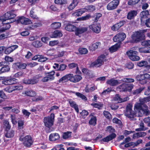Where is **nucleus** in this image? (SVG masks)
<instances>
[{
  "label": "nucleus",
  "mask_w": 150,
  "mask_h": 150,
  "mask_svg": "<svg viewBox=\"0 0 150 150\" xmlns=\"http://www.w3.org/2000/svg\"><path fill=\"white\" fill-rule=\"evenodd\" d=\"M5 136L7 138L13 137L15 134V131L13 129H10L4 132Z\"/></svg>",
  "instance_id": "cd10ccee"
},
{
  "label": "nucleus",
  "mask_w": 150,
  "mask_h": 150,
  "mask_svg": "<svg viewBox=\"0 0 150 150\" xmlns=\"http://www.w3.org/2000/svg\"><path fill=\"white\" fill-rule=\"evenodd\" d=\"M102 16V14L100 13H96L94 14L93 16L92 17L94 18L93 19L94 22H97L99 18Z\"/></svg>",
  "instance_id": "c9c22d12"
},
{
  "label": "nucleus",
  "mask_w": 150,
  "mask_h": 150,
  "mask_svg": "<svg viewBox=\"0 0 150 150\" xmlns=\"http://www.w3.org/2000/svg\"><path fill=\"white\" fill-rule=\"evenodd\" d=\"M126 22L124 20H122L120 21L119 23H117L113 25L111 27V28L112 30L116 31L118 30Z\"/></svg>",
  "instance_id": "aec40b11"
},
{
  "label": "nucleus",
  "mask_w": 150,
  "mask_h": 150,
  "mask_svg": "<svg viewBox=\"0 0 150 150\" xmlns=\"http://www.w3.org/2000/svg\"><path fill=\"white\" fill-rule=\"evenodd\" d=\"M141 17L140 20L141 22H143L145 20V19L150 18V14L148 10L143 11L140 13Z\"/></svg>",
  "instance_id": "a211bd4d"
},
{
  "label": "nucleus",
  "mask_w": 150,
  "mask_h": 150,
  "mask_svg": "<svg viewBox=\"0 0 150 150\" xmlns=\"http://www.w3.org/2000/svg\"><path fill=\"white\" fill-rule=\"evenodd\" d=\"M114 100L117 103H121L122 98H121V96L119 94H116L114 98Z\"/></svg>",
  "instance_id": "de8ad7c7"
},
{
  "label": "nucleus",
  "mask_w": 150,
  "mask_h": 150,
  "mask_svg": "<svg viewBox=\"0 0 150 150\" xmlns=\"http://www.w3.org/2000/svg\"><path fill=\"white\" fill-rule=\"evenodd\" d=\"M145 88L144 87H141L138 89H137L134 91L133 92V94L134 95H137L140 93L142 91H143Z\"/></svg>",
  "instance_id": "49530a36"
},
{
  "label": "nucleus",
  "mask_w": 150,
  "mask_h": 150,
  "mask_svg": "<svg viewBox=\"0 0 150 150\" xmlns=\"http://www.w3.org/2000/svg\"><path fill=\"white\" fill-rule=\"evenodd\" d=\"M126 37V35L124 33H120L117 34L113 38L114 42H117L118 43L121 44Z\"/></svg>",
  "instance_id": "f8f14e48"
},
{
  "label": "nucleus",
  "mask_w": 150,
  "mask_h": 150,
  "mask_svg": "<svg viewBox=\"0 0 150 150\" xmlns=\"http://www.w3.org/2000/svg\"><path fill=\"white\" fill-rule=\"evenodd\" d=\"M125 66L126 68L129 69H131L133 68L134 64L131 62H129L126 63Z\"/></svg>",
  "instance_id": "774afa93"
},
{
  "label": "nucleus",
  "mask_w": 150,
  "mask_h": 150,
  "mask_svg": "<svg viewBox=\"0 0 150 150\" xmlns=\"http://www.w3.org/2000/svg\"><path fill=\"white\" fill-rule=\"evenodd\" d=\"M75 95L78 97L81 98L82 100H84V101H86L87 100V97L84 95L79 92L75 93Z\"/></svg>",
  "instance_id": "a18cd8bd"
},
{
  "label": "nucleus",
  "mask_w": 150,
  "mask_h": 150,
  "mask_svg": "<svg viewBox=\"0 0 150 150\" xmlns=\"http://www.w3.org/2000/svg\"><path fill=\"white\" fill-rule=\"evenodd\" d=\"M146 32V30H143L134 32L131 36V42L137 43L140 42L144 39L145 37L144 33Z\"/></svg>",
  "instance_id": "f03ea898"
},
{
  "label": "nucleus",
  "mask_w": 150,
  "mask_h": 150,
  "mask_svg": "<svg viewBox=\"0 0 150 150\" xmlns=\"http://www.w3.org/2000/svg\"><path fill=\"white\" fill-rule=\"evenodd\" d=\"M120 47V44L118 43H116L114 45L112 46L109 49V51L111 52H113L117 51Z\"/></svg>",
  "instance_id": "7c9ffc66"
},
{
  "label": "nucleus",
  "mask_w": 150,
  "mask_h": 150,
  "mask_svg": "<svg viewBox=\"0 0 150 150\" xmlns=\"http://www.w3.org/2000/svg\"><path fill=\"white\" fill-rule=\"evenodd\" d=\"M71 82L76 83L82 79L81 75L80 74H77L74 75L73 74H71Z\"/></svg>",
  "instance_id": "4be33fe9"
},
{
  "label": "nucleus",
  "mask_w": 150,
  "mask_h": 150,
  "mask_svg": "<svg viewBox=\"0 0 150 150\" xmlns=\"http://www.w3.org/2000/svg\"><path fill=\"white\" fill-rule=\"evenodd\" d=\"M141 113V114L142 113L144 115H148L150 114V111L148 109V107L146 105H145V106L144 107Z\"/></svg>",
  "instance_id": "58836bf2"
},
{
  "label": "nucleus",
  "mask_w": 150,
  "mask_h": 150,
  "mask_svg": "<svg viewBox=\"0 0 150 150\" xmlns=\"http://www.w3.org/2000/svg\"><path fill=\"white\" fill-rule=\"evenodd\" d=\"M86 10V11L88 12H93L96 9V7L94 6L90 5L85 7L84 8Z\"/></svg>",
  "instance_id": "4c0bfd02"
},
{
  "label": "nucleus",
  "mask_w": 150,
  "mask_h": 150,
  "mask_svg": "<svg viewBox=\"0 0 150 150\" xmlns=\"http://www.w3.org/2000/svg\"><path fill=\"white\" fill-rule=\"evenodd\" d=\"M119 3V0H113L107 4V9L109 11L114 10L117 8Z\"/></svg>",
  "instance_id": "4468645a"
},
{
  "label": "nucleus",
  "mask_w": 150,
  "mask_h": 150,
  "mask_svg": "<svg viewBox=\"0 0 150 150\" xmlns=\"http://www.w3.org/2000/svg\"><path fill=\"white\" fill-rule=\"evenodd\" d=\"M16 16V15L11 12H8L5 13L3 16H0V21H1L2 23L4 25L3 28L6 30L8 29L11 27L10 23L12 22H13L15 21V20H13V21L7 22V23H5L6 20H9L10 19H13Z\"/></svg>",
  "instance_id": "f257e3e1"
},
{
  "label": "nucleus",
  "mask_w": 150,
  "mask_h": 150,
  "mask_svg": "<svg viewBox=\"0 0 150 150\" xmlns=\"http://www.w3.org/2000/svg\"><path fill=\"white\" fill-rule=\"evenodd\" d=\"M79 53L81 54H85L87 53L88 50L85 48L80 47L79 49Z\"/></svg>",
  "instance_id": "37998d69"
},
{
  "label": "nucleus",
  "mask_w": 150,
  "mask_h": 150,
  "mask_svg": "<svg viewBox=\"0 0 150 150\" xmlns=\"http://www.w3.org/2000/svg\"><path fill=\"white\" fill-rule=\"evenodd\" d=\"M50 8L51 11H58L59 10L57 6L55 4L51 5L50 7Z\"/></svg>",
  "instance_id": "0e129e2a"
},
{
  "label": "nucleus",
  "mask_w": 150,
  "mask_h": 150,
  "mask_svg": "<svg viewBox=\"0 0 150 150\" xmlns=\"http://www.w3.org/2000/svg\"><path fill=\"white\" fill-rule=\"evenodd\" d=\"M62 36V33L59 30H55L54 31L50 36L51 38H60Z\"/></svg>",
  "instance_id": "a878e982"
},
{
  "label": "nucleus",
  "mask_w": 150,
  "mask_h": 150,
  "mask_svg": "<svg viewBox=\"0 0 150 150\" xmlns=\"http://www.w3.org/2000/svg\"><path fill=\"white\" fill-rule=\"evenodd\" d=\"M39 55V59H38V62H43L47 59V58L44 57L43 55Z\"/></svg>",
  "instance_id": "338daca9"
},
{
  "label": "nucleus",
  "mask_w": 150,
  "mask_h": 150,
  "mask_svg": "<svg viewBox=\"0 0 150 150\" xmlns=\"http://www.w3.org/2000/svg\"><path fill=\"white\" fill-rule=\"evenodd\" d=\"M134 85L132 83H123L117 87L121 92H130L133 88Z\"/></svg>",
  "instance_id": "6e6552de"
},
{
  "label": "nucleus",
  "mask_w": 150,
  "mask_h": 150,
  "mask_svg": "<svg viewBox=\"0 0 150 150\" xmlns=\"http://www.w3.org/2000/svg\"><path fill=\"white\" fill-rule=\"evenodd\" d=\"M27 66V65L26 63L20 62H16L13 64V66L14 68L17 69H25Z\"/></svg>",
  "instance_id": "6ab92c4d"
},
{
  "label": "nucleus",
  "mask_w": 150,
  "mask_h": 150,
  "mask_svg": "<svg viewBox=\"0 0 150 150\" xmlns=\"http://www.w3.org/2000/svg\"><path fill=\"white\" fill-rule=\"evenodd\" d=\"M18 45H14L10 46L6 48H5L4 52L6 54H9L12 52L13 51L17 48Z\"/></svg>",
  "instance_id": "393cba45"
},
{
  "label": "nucleus",
  "mask_w": 150,
  "mask_h": 150,
  "mask_svg": "<svg viewBox=\"0 0 150 150\" xmlns=\"http://www.w3.org/2000/svg\"><path fill=\"white\" fill-rule=\"evenodd\" d=\"M140 0H129L127 3L128 4L129 6H134L137 4Z\"/></svg>",
  "instance_id": "09e8293b"
},
{
  "label": "nucleus",
  "mask_w": 150,
  "mask_h": 150,
  "mask_svg": "<svg viewBox=\"0 0 150 150\" xmlns=\"http://www.w3.org/2000/svg\"><path fill=\"white\" fill-rule=\"evenodd\" d=\"M32 45L34 47L38 48L41 47L42 44L40 41L36 40L33 41L32 43Z\"/></svg>",
  "instance_id": "e433bc0d"
},
{
  "label": "nucleus",
  "mask_w": 150,
  "mask_h": 150,
  "mask_svg": "<svg viewBox=\"0 0 150 150\" xmlns=\"http://www.w3.org/2000/svg\"><path fill=\"white\" fill-rule=\"evenodd\" d=\"M123 81L126 83H132L134 82V79L132 78H124L123 79Z\"/></svg>",
  "instance_id": "e2e57ef3"
},
{
  "label": "nucleus",
  "mask_w": 150,
  "mask_h": 150,
  "mask_svg": "<svg viewBox=\"0 0 150 150\" xmlns=\"http://www.w3.org/2000/svg\"><path fill=\"white\" fill-rule=\"evenodd\" d=\"M24 94L27 96L30 97H34L36 95V92L31 90L25 91Z\"/></svg>",
  "instance_id": "f704fd0d"
},
{
  "label": "nucleus",
  "mask_w": 150,
  "mask_h": 150,
  "mask_svg": "<svg viewBox=\"0 0 150 150\" xmlns=\"http://www.w3.org/2000/svg\"><path fill=\"white\" fill-rule=\"evenodd\" d=\"M9 32H6L5 33H3L0 35V40L7 38L9 35Z\"/></svg>",
  "instance_id": "680f3d73"
},
{
  "label": "nucleus",
  "mask_w": 150,
  "mask_h": 150,
  "mask_svg": "<svg viewBox=\"0 0 150 150\" xmlns=\"http://www.w3.org/2000/svg\"><path fill=\"white\" fill-rule=\"evenodd\" d=\"M85 11L84 10L80 9L77 10L74 13V15L75 16H79L81 15L82 14L84 13Z\"/></svg>",
  "instance_id": "5fc2aeb1"
},
{
  "label": "nucleus",
  "mask_w": 150,
  "mask_h": 150,
  "mask_svg": "<svg viewBox=\"0 0 150 150\" xmlns=\"http://www.w3.org/2000/svg\"><path fill=\"white\" fill-rule=\"evenodd\" d=\"M69 103L70 107L74 108L76 112L77 113H79V109L78 105L76 103V102L74 101L70 100L69 101Z\"/></svg>",
  "instance_id": "473e14b6"
},
{
  "label": "nucleus",
  "mask_w": 150,
  "mask_h": 150,
  "mask_svg": "<svg viewBox=\"0 0 150 150\" xmlns=\"http://www.w3.org/2000/svg\"><path fill=\"white\" fill-rule=\"evenodd\" d=\"M23 74V72L22 71H19L15 74L13 75L15 78H20L22 77Z\"/></svg>",
  "instance_id": "69168bd1"
},
{
  "label": "nucleus",
  "mask_w": 150,
  "mask_h": 150,
  "mask_svg": "<svg viewBox=\"0 0 150 150\" xmlns=\"http://www.w3.org/2000/svg\"><path fill=\"white\" fill-rule=\"evenodd\" d=\"M126 54L129 58L133 61H138L140 59V57L137 55L138 52L136 51L130 50L127 52Z\"/></svg>",
  "instance_id": "9d476101"
},
{
  "label": "nucleus",
  "mask_w": 150,
  "mask_h": 150,
  "mask_svg": "<svg viewBox=\"0 0 150 150\" xmlns=\"http://www.w3.org/2000/svg\"><path fill=\"white\" fill-rule=\"evenodd\" d=\"M3 127L4 132L8 130H9L11 128V125L9 122L7 120H4L3 121Z\"/></svg>",
  "instance_id": "c756f323"
},
{
  "label": "nucleus",
  "mask_w": 150,
  "mask_h": 150,
  "mask_svg": "<svg viewBox=\"0 0 150 150\" xmlns=\"http://www.w3.org/2000/svg\"><path fill=\"white\" fill-rule=\"evenodd\" d=\"M78 1L77 0H73L72 3L67 7L69 11L72 10L77 5Z\"/></svg>",
  "instance_id": "72a5a7b5"
},
{
  "label": "nucleus",
  "mask_w": 150,
  "mask_h": 150,
  "mask_svg": "<svg viewBox=\"0 0 150 150\" xmlns=\"http://www.w3.org/2000/svg\"><path fill=\"white\" fill-rule=\"evenodd\" d=\"M146 105L143 103L142 101L140 103H137L134 106V110L135 112L138 113L141 112L145 105Z\"/></svg>",
  "instance_id": "f3484780"
},
{
  "label": "nucleus",
  "mask_w": 150,
  "mask_h": 150,
  "mask_svg": "<svg viewBox=\"0 0 150 150\" xmlns=\"http://www.w3.org/2000/svg\"><path fill=\"white\" fill-rule=\"evenodd\" d=\"M137 14V11L135 10H131L127 13V18L129 20L133 19Z\"/></svg>",
  "instance_id": "412c9836"
},
{
  "label": "nucleus",
  "mask_w": 150,
  "mask_h": 150,
  "mask_svg": "<svg viewBox=\"0 0 150 150\" xmlns=\"http://www.w3.org/2000/svg\"><path fill=\"white\" fill-rule=\"evenodd\" d=\"M106 129L108 132H109L110 133H112L101 139L100 140L101 143L102 142H108L109 141L113 139L116 137V134L114 132L115 131V129L112 126H108L107 127Z\"/></svg>",
  "instance_id": "20e7f679"
},
{
  "label": "nucleus",
  "mask_w": 150,
  "mask_h": 150,
  "mask_svg": "<svg viewBox=\"0 0 150 150\" xmlns=\"http://www.w3.org/2000/svg\"><path fill=\"white\" fill-rule=\"evenodd\" d=\"M55 73V71L53 70L48 72H45V76L42 79V81L46 82L53 80L55 79L54 77Z\"/></svg>",
  "instance_id": "1a4fd4ad"
},
{
  "label": "nucleus",
  "mask_w": 150,
  "mask_h": 150,
  "mask_svg": "<svg viewBox=\"0 0 150 150\" xmlns=\"http://www.w3.org/2000/svg\"><path fill=\"white\" fill-rule=\"evenodd\" d=\"M91 105L94 108H97L99 109H101L103 106V104L101 103H100L99 104L97 103H93L91 104Z\"/></svg>",
  "instance_id": "8fccbe9b"
},
{
  "label": "nucleus",
  "mask_w": 150,
  "mask_h": 150,
  "mask_svg": "<svg viewBox=\"0 0 150 150\" xmlns=\"http://www.w3.org/2000/svg\"><path fill=\"white\" fill-rule=\"evenodd\" d=\"M97 120L96 117H91L89 121V124L90 125L94 126L96 124Z\"/></svg>",
  "instance_id": "ea45409f"
},
{
  "label": "nucleus",
  "mask_w": 150,
  "mask_h": 150,
  "mask_svg": "<svg viewBox=\"0 0 150 150\" xmlns=\"http://www.w3.org/2000/svg\"><path fill=\"white\" fill-rule=\"evenodd\" d=\"M80 114L82 118L84 119L86 118V117L89 114L88 111L85 110H82L81 112H80Z\"/></svg>",
  "instance_id": "6e6d98bb"
},
{
  "label": "nucleus",
  "mask_w": 150,
  "mask_h": 150,
  "mask_svg": "<svg viewBox=\"0 0 150 150\" xmlns=\"http://www.w3.org/2000/svg\"><path fill=\"white\" fill-rule=\"evenodd\" d=\"M59 138L60 136L57 133L51 134L49 136V140L51 141H55L59 140Z\"/></svg>",
  "instance_id": "bb28decb"
},
{
  "label": "nucleus",
  "mask_w": 150,
  "mask_h": 150,
  "mask_svg": "<svg viewBox=\"0 0 150 150\" xmlns=\"http://www.w3.org/2000/svg\"><path fill=\"white\" fill-rule=\"evenodd\" d=\"M132 105L129 103L126 107V110L125 112V115L131 120H133L134 118L136 117L135 112L132 110Z\"/></svg>",
  "instance_id": "0eeeda50"
},
{
  "label": "nucleus",
  "mask_w": 150,
  "mask_h": 150,
  "mask_svg": "<svg viewBox=\"0 0 150 150\" xmlns=\"http://www.w3.org/2000/svg\"><path fill=\"white\" fill-rule=\"evenodd\" d=\"M65 29L69 31H74L76 29V26L74 25L68 23L65 27Z\"/></svg>",
  "instance_id": "2f4dec72"
},
{
  "label": "nucleus",
  "mask_w": 150,
  "mask_h": 150,
  "mask_svg": "<svg viewBox=\"0 0 150 150\" xmlns=\"http://www.w3.org/2000/svg\"><path fill=\"white\" fill-rule=\"evenodd\" d=\"M23 144L27 147H30L33 143V140L30 135H27L23 139Z\"/></svg>",
  "instance_id": "ddd939ff"
},
{
  "label": "nucleus",
  "mask_w": 150,
  "mask_h": 150,
  "mask_svg": "<svg viewBox=\"0 0 150 150\" xmlns=\"http://www.w3.org/2000/svg\"><path fill=\"white\" fill-rule=\"evenodd\" d=\"M101 45V43L99 42H98L94 44H92L91 46V48L92 50L93 51H95L96 49H97L98 46Z\"/></svg>",
  "instance_id": "c03bdc74"
},
{
  "label": "nucleus",
  "mask_w": 150,
  "mask_h": 150,
  "mask_svg": "<svg viewBox=\"0 0 150 150\" xmlns=\"http://www.w3.org/2000/svg\"><path fill=\"white\" fill-rule=\"evenodd\" d=\"M71 132L68 131L64 132L62 135V137L64 139H66L71 137Z\"/></svg>",
  "instance_id": "3c124183"
},
{
  "label": "nucleus",
  "mask_w": 150,
  "mask_h": 150,
  "mask_svg": "<svg viewBox=\"0 0 150 150\" xmlns=\"http://www.w3.org/2000/svg\"><path fill=\"white\" fill-rule=\"evenodd\" d=\"M90 29L96 33H99L100 32L101 26L100 23H93L89 26Z\"/></svg>",
  "instance_id": "dca6fc26"
},
{
  "label": "nucleus",
  "mask_w": 150,
  "mask_h": 150,
  "mask_svg": "<svg viewBox=\"0 0 150 150\" xmlns=\"http://www.w3.org/2000/svg\"><path fill=\"white\" fill-rule=\"evenodd\" d=\"M71 74H66L59 79L58 81L60 83H66L69 81H71Z\"/></svg>",
  "instance_id": "5701e85b"
},
{
  "label": "nucleus",
  "mask_w": 150,
  "mask_h": 150,
  "mask_svg": "<svg viewBox=\"0 0 150 150\" xmlns=\"http://www.w3.org/2000/svg\"><path fill=\"white\" fill-rule=\"evenodd\" d=\"M17 79L11 77H5L2 81V83L5 85H11L17 83Z\"/></svg>",
  "instance_id": "2eb2a0df"
},
{
  "label": "nucleus",
  "mask_w": 150,
  "mask_h": 150,
  "mask_svg": "<svg viewBox=\"0 0 150 150\" xmlns=\"http://www.w3.org/2000/svg\"><path fill=\"white\" fill-rule=\"evenodd\" d=\"M55 50L53 49L49 50L46 52V54L49 56H53Z\"/></svg>",
  "instance_id": "13d9d810"
},
{
  "label": "nucleus",
  "mask_w": 150,
  "mask_h": 150,
  "mask_svg": "<svg viewBox=\"0 0 150 150\" xmlns=\"http://www.w3.org/2000/svg\"><path fill=\"white\" fill-rule=\"evenodd\" d=\"M54 2L56 4L63 5L67 3V0H54Z\"/></svg>",
  "instance_id": "79ce46f5"
},
{
  "label": "nucleus",
  "mask_w": 150,
  "mask_h": 150,
  "mask_svg": "<svg viewBox=\"0 0 150 150\" xmlns=\"http://www.w3.org/2000/svg\"><path fill=\"white\" fill-rule=\"evenodd\" d=\"M54 114L53 113H51L50 116L45 117L43 119L45 126L50 129L54 125Z\"/></svg>",
  "instance_id": "39448f33"
},
{
  "label": "nucleus",
  "mask_w": 150,
  "mask_h": 150,
  "mask_svg": "<svg viewBox=\"0 0 150 150\" xmlns=\"http://www.w3.org/2000/svg\"><path fill=\"white\" fill-rule=\"evenodd\" d=\"M106 83L111 86H115L117 85L119 83L117 80L115 79L114 78H112L106 81Z\"/></svg>",
  "instance_id": "c85d7f7f"
},
{
  "label": "nucleus",
  "mask_w": 150,
  "mask_h": 150,
  "mask_svg": "<svg viewBox=\"0 0 150 150\" xmlns=\"http://www.w3.org/2000/svg\"><path fill=\"white\" fill-rule=\"evenodd\" d=\"M88 28L86 27H83L81 28H78L76 26V29L74 31L75 34L76 35H79L87 31Z\"/></svg>",
  "instance_id": "b1692460"
},
{
  "label": "nucleus",
  "mask_w": 150,
  "mask_h": 150,
  "mask_svg": "<svg viewBox=\"0 0 150 150\" xmlns=\"http://www.w3.org/2000/svg\"><path fill=\"white\" fill-rule=\"evenodd\" d=\"M106 56L104 54H101L99 56L97 59L94 62H92L90 65L91 67H100L104 63V61H107L106 59Z\"/></svg>",
  "instance_id": "423d86ee"
},
{
  "label": "nucleus",
  "mask_w": 150,
  "mask_h": 150,
  "mask_svg": "<svg viewBox=\"0 0 150 150\" xmlns=\"http://www.w3.org/2000/svg\"><path fill=\"white\" fill-rule=\"evenodd\" d=\"M33 55V54L30 51H27L25 57L27 59H29L32 57Z\"/></svg>",
  "instance_id": "bf43d9fd"
},
{
  "label": "nucleus",
  "mask_w": 150,
  "mask_h": 150,
  "mask_svg": "<svg viewBox=\"0 0 150 150\" xmlns=\"http://www.w3.org/2000/svg\"><path fill=\"white\" fill-rule=\"evenodd\" d=\"M10 69L9 66H6L2 67L0 69V74L4 72L8 71Z\"/></svg>",
  "instance_id": "603ef678"
},
{
  "label": "nucleus",
  "mask_w": 150,
  "mask_h": 150,
  "mask_svg": "<svg viewBox=\"0 0 150 150\" xmlns=\"http://www.w3.org/2000/svg\"><path fill=\"white\" fill-rule=\"evenodd\" d=\"M34 10L33 8H32L30 12V15L32 18L35 19L36 18L37 16L34 11Z\"/></svg>",
  "instance_id": "052dcab7"
},
{
  "label": "nucleus",
  "mask_w": 150,
  "mask_h": 150,
  "mask_svg": "<svg viewBox=\"0 0 150 150\" xmlns=\"http://www.w3.org/2000/svg\"><path fill=\"white\" fill-rule=\"evenodd\" d=\"M147 62L146 61H142L141 62H138L137 63V65L139 67H142L145 66V67L147 64Z\"/></svg>",
  "instance_id": "864d4df0"
},
{
  "label": "nucleus",
  "mask_w": 150,
  "mask_h": 150,
  "mask_svg": "<svg viewBox=\"0 0 150 150\" xmlns=\"http://www.w3.org/2000/svg\"><path fill=\"white\" fill-rule=\"evenodd\" d=\"M61 24L59 22H55L52 23L51 25V27L54 29H56L59 28L61 26Z\"/></svg>",
  "instance_id": "a19ab883"
},
{
  "label": "nucleus",
  "mask_w": 150,
  "mask_h": 150,
  "mask_svg": "<svg viewBox=\"0 0 150 150\" xmlns=\"http://www.w3.org/2000/svg\"><path fill=\"white\" fill-rule=\"evenodd\" d=\"M41 74H39L33 76L32 78L24 79L22 80L23 83L26 85H34L38 83L40 79L42 78Z\"/></svg>",
  "instance_id": "7ed1b4c3"
},
{
  "label": "nucleus",
  "mask_w": 150,
  "mask_h": 150,
  "mask_svg": "<svg viewBox=\"0 0 150 150\" xmlns=\"http://www.w3.org/2000/svg\"><path fill=\"white\" fill-rule=\"evenodd\" d=\"M112 122L114 123L118 124L120 126L122 125L121 120L116 117H115L113 118Z\"/></svg>",
  "instance_id": "4d7b16f0"
},
{
  "label": "nucleus",
  "mask_w": 150,
  "mask_h": 150,
  "mask_svg": "<svg viewBox=\"0 0 150 150\" xmlns=\"http://www.w3.org/2000/svg\"><path fill=\"white\" fill-rule=\"evenodd\" d=\"M137 80L142 84H144L147 83L146 80L150 79V75L147 74H144L138 75L136 77Z\"/></svg>",
  "instance_id": "9b49d317"
}]
</instances>
